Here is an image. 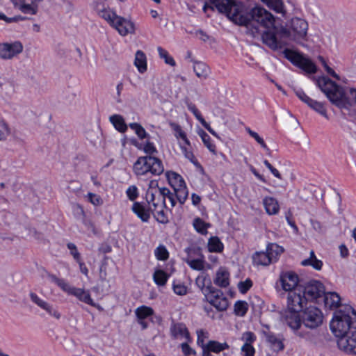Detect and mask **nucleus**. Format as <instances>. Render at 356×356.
Listing matches in <instances>:
<instances>
[{
  "mask_svg": "<svg viewBox=\"0 0 356 356\" xmlns=\"http://www.w3.org/2000/svg\"><path fill=\"white\" fill-rule=\"evenodd\" d=\"M248 20L245 24L254 38L261 37L262 42L270 49H277L282 44L270 31L274 27L273 15L261 6H256L248 13Z\"/></svg>",
  "mask_w": 356,
  "mask_h": 356,
  "instance_id": "nucleus-1",
  "label": "nucleus"
},
{
  "mask_svg": "<svg viewBox=\"0 0 356 356\" xmlns=\"http://www.w3.org/2000/svg\"><path fill=\"white\" fill-rule=\"evenodd\" d=\"M330 329L338 339L347 334L348 331L356 330V311L350 305L341 306L334 313Z\"/></svg>",
  "mask_w": 356,
  "mask_h": 356,
  "instance_id": "nucleus-2",
  "label": "nucleus"
},
{
  "mask_svg": "<svg viewBox=\"0 0 356 356\" xmlns=\"http://www.w3.org/2000/svg\"><path fill=\"white\" fill-rule=\"evenodd\" d=\"M145 198L149 204V210L153 213L156 220L161 223H166L168 220L163 209L167 207L159 193L156 181H150Z\"/></svg>",
  "mask_w": 356,
  "mask_h": 356,
  "instance_id": "nucleus-3",
  "label": "nucleus"
},
{
  "mask_svg": "<svg viewBox=\"0 0 356 356\" xmlns=\"http://www.w3.org/2000/svg\"><path fill=\"white\" fill-rule=\"evenodd\" d=\"M318 86L328 99L339 108H347L351 104L342 87L329 78L323 77L318 81Z\"/></svg>",
  "mask_w": 356,
  "mask_h": 356,
  "instance_id": "nucleus-4",
  "label": "nucleus"
},
{
  "mask_svg": "<svg viewBox=\"0 0 356 356\" xmlns=\"http://www.w3.org/2000/svg\"><path fill=\"white\" fill-rule=\"evenodd\" d=\"M164 171L162 161L152 156H140L134 164V172L136 175H144L147 172L160 175Z\"/></svg>",
  "mask_w": 356,
  "mask_h": 356,
  "instance_id": "nucleus-5",
  "label": "nucleus"
},
{
  "mask_svg": "<svg viewBox=\"0 0 356 356\" xmlns=\"http://www.w3.org/2000/svg\"><path fill=\"white\" fill-rule=\"evenodd\" d=\"M225 7V10L220 12L225 13L234 23L241 26L247 24L248 20V13L244 11V6L241 2L228 0Z\"/></svg>",
  "mask_w": 356,
  "mask_h": 356,
  "instance_id": "nucleus-6",
  "label": "nucleus"
},
{
  "mask_svg": "<svg viewBox=\"0 0 356 356\" xmlns=\"http://www.w3.org/2000/svg\"><path fill=\"white\" fill-rule=\"evenodd\" d=\"M204 296L207 301L218 311H225L227 309L228 300L220 290L213 286H209L204 291Z\"/></svg>",
  "mask_w": 356,
  "mask_h": 356,
  "instance_id": "nucleus-7",
  "label": "nucleus"
},
{
  "mask_svg": "<svg viewBox=\"0 0 356 356\" xmlns=\"http://www.w3.org/2000/svg\"><path fill=\"white\" fill-rule=\"evenodd\" d=\"M279 282L282 289L285 291H302V285L299 284V277L293 271H282L279 276Z\"/></svg>",
  "mask_w": 356,
  "mask_h": 356,
  "instance_id": "nucleus-8",
  "label": "nucleus"
},
{
  "mask_svg": "<svg viewBox=\"0 0 356 356\" xmlns=\"http://www.w3.org/2000/svg\"><path fill=\"white\" fill-rule=\"evenodd\" d=\"M284 53L285 57L288 60L307 72H316V68L315 65L309 59L304 57L302 54L291 49H285Z\"/></svg>",
  "mask_w": 356,
  "mask_h": 356,
  "instance_id": "nucleus-9",
  "label": "nucleus"
},
{
  "mask_svg": "<svg viewBox=\"0 0 356 356\" xmlns=\"http://www.w3.org/2000/svg\"><path fill=\"white\" fill-rule=\"evenodd\" d=\"M302 321L307 327L311 329L316 328L322 323V312L315 307H309L304 310L302 315Z\"/></svg>",
  "mask_w": 356,
  "mask_h": 356,
  "instance_id": "nucleus-10",
  "label": "nucleus"
},
{
  "mask_svg": "<svg viewBox=\"0 0 356 356\" xmlns=\"http://www.w3.org/2000/svg\"><path fill=\"white\" fill-rule=\"evenodd\" d=\"M302 293L307 300H316L324 293V286L319 281H310L305 286H302Z\"/></svg>",
  "mask_w": 356,
  "mask_h": 356,
  "instance_id": "nucleus-11",
  "label": "nucleus"
},
{
  "mask_svg": "<svg viewBox=\"0 0 356 356\" xmlns=\"http://www.w3.org/2000/svg\"><path fill=\"white\" fill-rule=\"evenodd\" d=\"M290 30L293 33V40L304 38L307 33L308 24L301 18L294 17L290 22Z\"/></svg>",
  "mask_w": 356,
  "mask_h": 356,
  "instance_id": "nucleus-12",
  "label": "nucleus"
},
{
  "mask_svg": "<svg viewBox=\"0 0 356 356\" xmlns=\"http://www.w3.org/2000/svg\"><path fill=\"white\" fill-rule=\"evenodd\" d=\"M338 347L348 353L356 354V330L343 336L337 340Z\"/></svg>",
  "mask_w": 356,
  "mask_h": 356,
  "instance_id": "nucleus-13",
  "label": "nucleus"
},
{
  "mask_svg": "<svg viewBox=\"0 0 356 356\" xmlns=\"http://www.w3.org/2000/svg\"><path fill=\"white\" fill-rule=\"evenodd\" d=\"M302 291L290 292L288 296L287 307L289 311L298 313L307 304L306 298L302 296Z\"/></svg>",
  "mask_w": 356,
  "mask_h": 356,
  "instance_id": "nucleus-14",
  "label": "nucleus"
},
{
  "mask_svg": "<svg viewBox=\"0 0 356 356\" xmlns=\"http://www.w3.org/2000/svg\"><path fill=\"white\" fill-rule=\"evenodd\" d=\"M22 50L23 46L19 42L0 44V57L3 59H10L21 53Z\"/></svg>",
  "mask_w": 356,
  "mask_h": 356,
  "instance_id": "nucleus-15",
  "label": "nucleus"
},
{
  "mask_svg": "<svg viewBox=\"0 0 356 356\" xmlns=\"http://www.w3.org/2000/svg\"><path fill=\"white\" fill-rule=\"evenodd\" d=\"M111 26L115 28L122 36H125L129 33L133 34L135 33L134 24L131 21L120 16L117 17L114 24H113Z\"/></svg>",
  "mask_w": 356,
  "mask_h": 356,
  "instance_id": "nucleus-16",
  "label": "nucleus"
},
{
  "mask_svg": "<svg viewBox=\"0 0 356 356\" xmlns=\"http://www.w3.org/2000/svg\"><path fill=\"white\" fill-rule=\"evenodd\" d=\"M95 10L99 16L105 19L111 26L114 24L117 17H119L103 2H97Z\"/></svg>",
  "mask_w": 356,
  "mask_h": 356,
  "instance_id": "nucleus-17",
  "label": "nucleus"
},
{
  "mask_svg": "<svg viewBox=\"0 0 356 356\" xmlns=\"http://www.w3.org/2000/svg\"><path fill=\"white\" fill-rule=\"evenodd\" d=\"M29 296L31 300L37 306L46 311L49 314L54 316L56 318H60V313L55 310L49 303L40 298L36 293L33 292H31Z\"/></svg>",
  "mask_w": 356,
  "mask_h": 356,
  "instance_id": "nucleus-18",
  "label": "nucleus"
},
{
  "mask_svg": "<svg viewBox=\"0 0 356 356\" xmlns=\"http://www.w3.org/2000/svg\"><path fill=\"white\" fill-rule=\"evenodd\" d=\"M172 339L181 340L185 339L186 341H190V334L186 325L181 323H173L170 329Z\"/></svg>",
  "mask_w": 356,
  "mask_h": 356,
  "instance_id": "nucleus-19",
  "label": "nucleus"
},
{
  "mask_svg": "<svg viewBox=\"0 0 356 356\" xmlns=\"http://www.w3.org/2000/svg\"><path fill=\"white\" fill-rule=\"evenodd\" d=\"M324 303L325 307L332 309L337 307H341V297L336 292L324 291Z\"/></svg>",
  "mask_w": 356,
  "mask_h": 356,
  "instance_id": "nucleus-20",
  "label": "nucleus"
},
{
  "mask_svg": "<svg viewBox=\"0 0 356 356\" xmlns=\"http://www.w3.org/2000/svg\"><path fill=\"white\" fill-rule=\"evenodd\" d=\"M263 204L266 212L268 215H276L280 211V205L277 200L273 197H265L263 199Z\"/></svg>",
  "mask_w": 356,
  "mask_h": 356,
  "instance_id": "nucleus-21",
  "label": "nucleus"
},
{
  "mask_svg": "<svg viewBox=\"0 0 356 356\" xmlns=\"http://www.w3.org/2000/svg\"><path fill=\"white\" fill-rule=\"evenodd\" d=\"M275 35L278 41H282V44L277 49H280L286 44V40H293V33L290 29L281 26L275 32H271Z\"/></svg>",
  "mask_w": 356,
  "mask_h": 356,
  "instance_id": "nucleus-22",
  "label": "nucleus"
},
{
  "mask_svg": "<svg viewBox=\"0 0 356 356\" xmlns=\"http://www.w3.org/2000/svg\"><path fill=\"white\" fill-rule=\"evenodd\" d=\"M132 211L143 222H147L150 218L151 210L146 209L140 202H136L133 204Z\"/></svg>",
  "mask_w": 356,
  "mask_h": 356,
  "instance_id": "nucleus-23",
  "label": "nucleus"
},
{
  "mask_svg": "<svg viewBox=\"0 0 356 356\" xmlns=\"http://www.w3.org/2000/svg\"><path fill=\"white\" fill-rule=\"evenodd\" d=\"M252 259L254 263L257 266H268L273 261L267 251L256 252Z\"/></svg>",
  "mask_w": 356,
  "mask_h": 356,
  "instance_id": "nucleus-24",
  "label": "nucleus"
},
{
  "mask_svg": "<svg viewBox=\"0 0 356 356\" xmlns=\"http://www.w3.org/2000/svg\"><path fill=\"white\" fill-rule=\"evenodd\" d=\"M286 323L293 330H298L301 325V319L298 313L289 311L285 316Z\"/></svg>",
  "mask_w": 356,
  "mask_h": 356,
  "instance_id": "nucleus-25",
  "label": "nucleus"
},
{
  "mask_svg": "<svg viewBox=\"0 0 356 356\" xmlns=\"http://www.w3.org/2000/svg\"><path fill=\"white\" fill-rule=\"evenodd\" d=\"M266 5L270 9L274 10L277 13L284 15L286 10L282 0H260Z\"/></svg>",
  "mask_w": 356,
  "mask_h": 356,
  "instance_id": "nucleus-26",
  "label": "nucleus"
},
{
  "mask_svg": "<svg viewBox=\"0 0 356 356\" xmlns=\"http://www.w3.org/2000/svg\"><path fill=\"white\" fill-rule=\"evenodd\" d=\"M71 295L76 297L79 300L88 304L90 305H94L92 299L88 291H85L83 289L74 287Z\"/></svg>",
  "mask_w": 356,
  "mask_h": 356,
  "instance_id": "nucleus-27",
  "label": "nucleus"
},
{
  "mask_svg": "<svg viewBox=\"0 0 356 356\" xmlns=\"http://www.w3.org/2000/svg\"><path fill=\"white\" fill-rule=\"evenodd\" d=\"M229 274L226 270L220 268L216 273L214 283L220 287H227L229 284Z\"/></svg>",
  "mask_w": 356,
  "mask_h": 356,
  "instance_id": "nucleus-28",
  "label": "nucleus"
},
{
  "mask_svg": "<svg viewBox=\"0 0 356 356\" xmlns=\"http://www.w3.org/2000/svg\"><path fill=\"white\" fill-rule=\"evenodd\" d=\"M134 65L140 73L147 70V59L145 54L140 50H138L135 55Z\"/></svg>",
  "mask_w": 356,
  "mask_h": 356,
  "instance_id": "nucleus-29",
  "label": "nucleus"
},
{
  "mask_svg": "<svg viewBox=\"0 0 356 356\" xmlns=\"http://www.w3.org/2000/svg\"><path fill=\"white\" fill-rule=\"evenodd\" d=\"M301 264L304 266H311L315 270H320L323 266V262L318 260L314 254V252L312 250L310 252V257L308 259H304L301 261Z\"/></svg>",
  "mask_w": 356,
  "mask_h": 356,
  "instance_id": "nucleus-30",
  "label": "nucleus"
},
{
  "mask_svg": "<svg viewBox=\"0 0 356 356\" xmlns=\"http://www.w3.org/2000/svg\"><path fill=\"white\" fill-rule=\"evenodd\" d=\"M193 70L196 76L200 79H206L209 72V67L202 62H195Z\"/></svg>",
  "mask_w": 356,
  "mask_h": 356,
  "instance_id": "nucleus-31",
  "label": "nucleus"
},
{
  "mask_svg": "<svg viewBox=\"0 0 356 356\" xmlns=\"http://www.w3.org/2000/svg\"><path fill=\"white\" fill-rule=\"evenodd\" d=\"M110 121L115 128L121 133H124L127 129L124 118L120 115H113L110 117Z\"/></svg>",
  "mask_w": 356,
  "mask_h": 356,
  "instance_id": "nucleus-32",
  "label": "nucleus"
},
{
  "mask_svg": "<svg viewBox=\"0 0 356 356\" xmlns=\"http://www.w3.org/2000/svg\"><path fill=\"white\" fill-rule=\"evenodd\" d=\"M175 195L177 200L181 204H183L188 197V192L186 184H181L177 186H174Z\"/></svg>",
  "mask_w": 356,
  "mask_h": 356,
  "instance_id": "nucleus-33",
  "label": "nucleus"
},
{
  "mask_svg": "<svg viewBox=\"0 0 356 356\" xmlns=\"http://www.w3.org/2000/svg\"><path fill=\"white\" fill-rule=\"evenodd\" d=\"M206 348H208L209 350L218 353L225 350L229 349V346L226 343H220L216 341H209L206 345Z\"/></svg>",
  "mask_w": 356,
  "mask_h": 356,
  "instance_id": "nucleus-34",
  "label": "nucleus"
},
{
  "mask_svg": "<svg viewBox=\"0 0 356 356\" xmlns=\"http://www.w3.org/2000/svg\"><path fill=\"white\" fill-rule=\"evenodd\" d=\"M49 277L51 281L54 282L63 291L71 295L74 288V286L70 285V284L67 283L65 280L59 279L56 275H50Z\"/></svg>",
  "mask_w": 356,
  "mask_h": 356,
  "instance_id": "nucleus-35",
  "label": "nucleus"
},
{
  "mask_svg": "<svg viewBox=\"0 0 356 356\" xmlns=\"http://www.w3.org/2000/svg\"><path fill=\"white\" fill-rule=\"evenodd\" d=\"M135 314L137 319H145L154 314V310L150 307L143 305L136 309Z\"/></svg>",
  "mask_w": 356,
  "mask_h": 356,
  "instance_id": "nucleus-36",
  "label": "nucleus"
},
{
  "mask_svg": "<svg viewBox=\"0 0 356 356\" xmlns=\"http://www.w3.org/2000/svg\"><path fill=\"white\" fill-rule=\"evenodd\" d=\"M267 341L274 351H280L284 349L282 341L273 334L267 335Z\"/></svg>",
  "mask_w": 356,
  "mask_h": 356,
  "instance_id": "nucleus-37",
  "label": "nucleus"
},
{
  "mask_svg": "<svg viewBox=\"0 0 356 356\" xmlns=\"http://www.w3.org/2000/svg\"><path fill=\"white\" fill-rule=\"evenodd\" d=\"M266 251L270 256L271 259L274 261L278 255L284 252V248L277 243H269L267 245Z\"/></svg>",
  "mask_w": 356,
  "mask_h": 356,
  "instance_id": "nucleus-38",
  "label": "nucleus"
},
{
  "mask_svg": "<svg viewBox=\"0 0 356 356\" xmlns=\"http://www.w3.org/2000/svg\"><path fill=\"white\" fill-rule=\"evenodd\" d=\"M166 176L169 183L173 188L174 186L178 187V186L185 184L181 176L175 172H167Z\"/></svg>",
  "mask_w": 356,
  "mask_h": 356,
  "instance_id": "nucleus-39",
  "label": "nucleus"
},
{
  "mask_svg": "<svg viewBox=\"0 0 356 356\" xmlns=\"http://www.w3.org/2000/svg\"><path fill=\"white\" fill-rule=\"evenodd\" d=\"M208 249L211 252H220L223 245L218 237H211L208 243Z\"/></svg>",
  "mask_w": 356,
  "mask_h": 356,
  "instance_id": "nucleus-40",
  "label": "nucleus"
},
{
  "mask_svg": "<svg viewBox=\"0 0 356 356\" xmlns=\"http://www.w3.org/2000/svg\"><path fill=\"white\" fill-rule=\"evenodd\" d=\"M154 282L159 286H164L168 279V275L163 270H156L154 275Z\"/></svg>",
  "mask_w": 356,
  "mask_h": 356,
  "instance_id": "nucleus-41",
  "label": "nucleus"
},
{
  "mask_svg": "<svg viewBox=\"0 0 356 356\" xmlns=\"http://www.w3.org/2000/svg\"><path fill=\"white\" fill-rule=\"evenodd\" d=\"M159 193L165 202L166 199L170 202L171 207H174L176 205L175 195L170 192V191L165 187L159 188Z\"/></svg>",
  "mask_w": 356,
  "mask_h": 356,
  "instance_id": "nucleus-42",
  "label": "nucleus"
},
{
  "mask_svg": "<svg viewBox=\"0 0 356 356\" xmlns=\"http://www.w3.org/2000/svg\"><path fill=\"white\" fill-rule=\"evenodd\" d=\"M248 309V305L245 301L238 300L234 304V313L239 316L245 315Z\"/></svg>",
  "mask_w": 356,
  "mask_h": 356,
  "instance_id": "nucleus-43",
  "label": "nucleus"
},
{
  "mask_svg": "<svg viewBox=\"0 0 356 356\" xmlns=\"http://www.w3.org/2000/svg\"><path fill=\"white\" fill-rule=\"evenodd\" d=\"M308 106L325 118H328L327 111L323 103L312 99Z\"/></svg>",
  "mask_w": 356,
  "mask_h": 356,
  "instance_id": "nucleus-44",
  "label": "nucleus"
},
{
  "mask_svg": "<svg viewBox=\"0 0 356 356\" xmlns=\"http://www.w3.org/2000/svg\"><path fill=\"white\" fill-rule=\"evenodd\" d=\"M199 136L201 137L203 143L209 149V150L213 153H216V146L211 143L210 136L202 129L198 131Z\"/></svg>",
  "mask_w": 356,
  "mask_h": 356,
  "instance_id": "nucleus-45",
  "label": "nucleus"
},
{
  "mask_svg": "<svg viewBox=\"0 0 356 356\" xmlns=\"http://www.w3.org/2000/svg\"><path fill=\"white\" fill-rule=\"evenodd\" d=\"M193 226L197 232L202 234H207V228L209 227V224L206 223L201 218H197L193 221Z\"/></svg>",
  "mask_w": 356,
  "mask_h": 356,
  "instance_id": "nucleus-46",
  "label": "nucleus"
},
{
  "mask_svg": "<svg viewBox=\"0 0 356 356\" xmlns=\"http://www.w3.org/2000/svg\"><path fill=\"white\" fill-rule=\"evenodd\" d=\"M170 126L175 131V136L177 138L179 137L182 140H184V141L185 142V143L186 145H191L189 140H188V138L186 137L185 132L181 129V127H180V125H179L178 124H177L175 122H170Z\"/></svg>",
  "mask_w": 356,
  "mask_h": 356,
  "instance_id": "nucleus-47",
  "label": "nucleus"
},
{
  "mask_svg": "<svg viewBox=\"0 0 356 356\" xmlns=\"http://www.w3.org/2000/svg\"><path fill=\"white\" fill-rule=\"evenodd\" d=\"M129 127L134 130L140 139L146 138L148 136L145 129L138 123L133 122L129 124Z\"/></svg>",
  "mask_w": 356,
  "mask_h": 356,
  "instance_id": "nucleus-48",
  "label": "nucleus"
},
{
  "mask_svg": "<svg viewBox=\"0 0 356 356\" xmlns=\"http://www.w3.org/2000/svg\"><path fill=\"white\" fill-rule=\"evenodd\" d=\"M35 2L28 4L25 3V1L19 7V9L24 13L35 15L38 11V6L35 5Z\"/></svg>",
  "mask_w": 356,
  "mask_h": 356,
  "instance_id": "nucleus-49",
  "label": "nucleus"
},
{
  "mask_svg": "<svg viewBox=\"0 0 356 356\" xmlns=\"http://www.w3.org/2000/svg\"><path fill=\"white\" fill-rule=\"evenodd\" d=\"M157 51L159 54V56L164 59L165 63L168 65H170L171 66L175 65V61L174 60L173 58L169 56L168 51L163 49L161 47H157Z\"/></svg>",
  "mask_w": 356,
  "mask_h": 356,
  "instance_id": "nucleus-50",
  "label": "nucleus"
},
{
  "mask_svg": "<svg viewBox=\"0 0 356 356\" xmlns=\"http://www.w3.org/2000/svg\"><path fill=\"white\" fill-rule=\"evenodd\" d=\"M10 134L8 124L3 120H0V141H4Z\"/></svg>",
  "mask_w": 356,
  "mask_h": 356,
  "instance_id": "nucleus-51",
  "label": "nucleus"
},
{
  "mask_svg": "<svg viewBox=\"0 0 356 356\" xmlns=\"http://www.w3.org/2000/svg\"><path fill=\"white\" fill-rule=\"evenodd\" d=\"M155 256L157 259L161 261H165L168 259L169 253L164 245H159L155 250Z\"/></svg>",
  "mask_w": 356,
  "mask_h": 356,
  "instance_id": "nucleus-52",
  "label": "nucleus"
},
{
  "mask_svg": "<svg viewBox=\"0 0 356 356\" xmlns=\"http://www.w3.org/2000/svg\"><path fill=\"white\" fill-rule=\"evenodd\" d=\"M196 283L204 294L207 288L209 286H212L210 280L205 276L197 277Z\"/></svg>",
  "mask_w": 356,
  "mask_h": 356,
  "instance_id": "nucleus-53",
  "label": "nucleus"
},
{
  "mask_svg": "<svg viewBox=\"0 0 356 356\" xmlns=\"http://www.w3.org/2000/svg\"><path fill=\"white\" fill-rule=\"evenodd\" d=\"M245 130L249 134V135L252 138H253L257 142L258 144H259L261 145V147H263L265 149L268 150V148L267 145H266L264 139L261 137H260L259 135L257 132L252 131V129H250L248 127H247L245 129Z\"/></svg>",
  "mask_w": 356,
  "mask_h": 356,
  "instance_id": "nucleus-54",
  "label": "nucleus"
},
{
  "mask_svg": "<svg viewBox=\"0 0 356 356\" xmlns=\"http://www.w3.org/2000/svg\"><path fill=\"white\" fill-rule=\"evenodd\" d=\"M186 263L194 270H202L204 268V261L202 259H188Z\"/></svg>",
  "mask_w": 356,
  "mask_h": 356,
  "instance_id": "nucleus-55",
  "label": "nucleus"
},
{
  "mask_svg": "<svg viewBox=\"0 0 356 356\" xmlns=\"http://www.w3.org/2000/svg\"><path fill=\"white\" fill-rule=\"evenodd\" d=\"M187 107L188 109L193 113V114L195 115L196 119L201 123V124L204 122H205V120L203 118L201 113H200V111H198V109L197 108L196 106L194 104L188 102L187 103Z\"/></svg>",
  "mask_w": 356,
  "mask_h": 356,
  "instance_id": "nucleus-56",
  "label": "nucleus"
},
{
  "mask_svg": "<svg viewBox=\"0 0 356 356\" xmlns=\"http://www.w3.org/2000/svg\"><path fill=\"white\" fill-rule=\"evenodd\" d=\"M252 286V282L250 279H247L243 282L238 284V288L241 293H245Z\"/></svg>",
  "mask_w": 356,
  "mask_h": 356,
  "instance_id": "nucleus-57",
  "label": "nucleus"
},
{
  "mask_svg": "<svg viewBox=\"0 0 356 356\" xmlns=\"http://www.w3.org/2000/svg\"><path fill=\"white\" fill-rule=\"evenodd\" d=\"M181 150L184 154L185 157L188 159L192 163H193L196 166H200V164L196 159L195 156H194L193 153L191 151H188L186 147H181Z\"/></svg>",
  "mask_w": 356,
  "mask_h": 356,
  "instance_id": "nucleus-58",
  "label": "nucleus"
},
{
  "mask_svg": "<svg viewBox=\"0 0 356 356\" xmlns=\"http://www.w3.org/2000/svg\"><path fill=\"white\" fill-rule=\"evenodd\" d=\"M126 193L131 201H134L138 196V188L134 185L127 188Z\"/></svg>",
  "mask_w": 356,
  "mask_h": 356,
  "instance_id": "nucleus-59",
  "label": "nucleus"
},
{
  "mask_svg": "<svg viewBox=\"0 0 356 356\" xmlns=\"http://www.w3.org/2000/svg\"><path fill=\"white\" fill-rule=\"evenodd\" d=\"M67 248L70 250V253L73 256L74 259L76 261H79V260L81 259V256H80L79 252L77 250V248H76V246L75 245V244H74L72 243H67Z\"/></svg>",
  "mask_w": 356,
  "mask_h": 356,
  "instance_id": "nucleus-60",
  "label": "nucleus"
},
{
  "mask_svg": "<svg viewBox=\"0 0 356 356\" xmlns=\"http://www.w3.org/2000/svg\"><path fill=\"white\" fill-rule=\"evenodd\" d=\"M197 343L199 345H200L202 346V348H203V346H206V345H204V340H205V339H207L208 337L207 332H204L202 330H200L197 332Z\"/></svg>",
  "mask_w": 356,
  "mask_h": 356,
  "instance_id": "nucleus-61",
  "label": "nucleus"
},
{
  "mask_svg": "<svg viewBox=\"0 0 356 356\" xmlns=\"http://www.w3.org/2000/svg\"><path fill=\"white\" fill-rule=\"evenodd\" d=\"M88 200L92 204H94L95 206L100 205L102 203V200L100 197V196H99V195H96L95 193H89L88 194Z\"/></svg>",
  "mask_w": 356,
  "mask_h": 356,
  "instance_id": "nucleus-62",
  "label": "nucleus"
},
{
  "mask_svg": "<svg viewBox=\"0 0 356 356\" xmlns=\"http://www.w3.org/2000/svg\"><path fill=\"white\" fill-rule=\"evenodd\" d=\"M242 352L244 353V356H254V348L251 344L244 343L241 348Z\"/></svg>",
  "mask_w": 356,
  "mask_h": 356,
  "instance_id": "nucleus-63",
  "label": "nucleus"
},
{
  "mask_svg": "<svg viewBox=\"0 0 356 356\" xmlns=\"http://www.w3.org/2000/svg\"><path fill=\"white\" fill-rule=\"evenodd\" d=\"M173 291L176 294L183 296L186 293L187 289L184 284H174Z\"/></svg>",
  "mask_w": 356,
  "mask_h": 356,
  "instance_id": "nucleus-64",
  "label": "nucleus"
}]
</instances>
